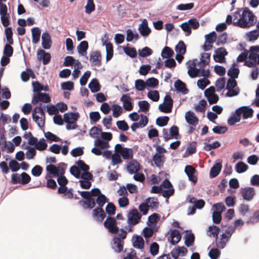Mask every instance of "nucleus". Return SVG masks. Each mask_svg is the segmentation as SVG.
<instances>
[{
    "mask_svg": "<svg viewBox=\"0 0 259 259\" xmlns=\"http://www.w3.org/2000/svg\"><path fill=\"white\" fill-rule=\"evenodd\" d=\"M63 117L64 122L67 123L66 127L68 130L77 128L76 122L79 117L78 112H67L64 114Z\"/></svg>",
    "mask_w": 259,
    "mask_h": 259,
    "instance_id": "7ed1b4c3",
    "label": "nucleus"
},
{
    "mask_svg": "<svg viewBox=\"0 0 259 259\" xmlns=\"http://www.w3.org/2000/svg\"><path fill=\"white\" fill-rule=\"evenodd\" d=\"M47 147V144L46 143L45 140L44 138L41 139L35 145V148L42 151L46 149Z\"/></svg>",
    "mask_w": 259,
    "mask_h": 259,
    "instance_id": "49530a36",
    "label": "nucleus"
},
{
    "mask_svg": "<svg viewBox=\"0 0 259 259\" xmlns=\"http://www.w3.org/2000/svg\"><path fill=\"white\" fill-rule=\"evenodd\" d=\"M23 137L24 139L28 140V143L30 145H35L37 143V139L33 137L30 132H26Z\"/></svg>",
    "mask_w": 259,
    "mask_h": 259,
    "instance_id": "c85d7f7f",
    "label": "nucleus"
},
{
    "mask_svg": "<svg viewBox=\"0 0 259 259\" xmlns=\"http://www.w3.org/2000/svg\"><path fill=\"white\" fill-rule=\"evenodd\" d=\"M127 169L130 174H135L140 170V164L136 160H133L127 164Z\"/></svg>",
    "mask_w": 259,
    "mask_h": 259,
    "instance_id": "aec40b11",
    "label": "nucleus"
},
{
    "mask_svg": "<svg viewBox=\"0 0 259 259\" xmlns=\"http://www.w3.org/2000/svg\"><path fill=\"white\" fill-rule=\"evenodd\" d=\"M42 47L45 49H49V32H45L41 36Z\"/></svg>",
    "mask_w": 259,
    "mask_h": 259,
    "instance_id": "4c0bfd02",
    "label": "nucleus"
},
{
    "mask_svg": "<svg viewBox=\"0 0 259 259\" xmlns=\"http://www.w3.org/2000/svg\"><path fill=\"white\" fill-rule=\"evenodd\" d=\"M206 39L205 42H208L209 44H213L217 39V34L214 31H213L208 34L205 35Z\"/></svg>",
    "mask_w": 259,
    "mask_h": 259,
    "instance_id": "a19ab883",
    "label": "nucleus"
},
{
    "mask_svg": "<svg viewBox=\"0 0 259 259\" xmlns=\"http://www.w3.org/2000/svg\"><path fill=\"white\" fill-rule=\"evenodd\" d=\"M5 34L8 42L10 44H13L14 42L13 39V31L11 27H7L5 29Z\"/></svg>",
    "mask_w": 259,
    "mask_h": 259,
    "instance_id": "79ce46f5",
    "label": "nucleus"
},
{
    "mask_svg": "<svg viewBox=\"0 0 259 259\" xmlns=\"http://www.w3.org/2000/svg\"><path fill=\"white\" fill-rule=\"evenodd\" d=\"M185 117L187 123L191 125L196 126L198 123V118L196 117L195 113L191 111L186 112Z\"/></svg>",
    "mask_w": 259,
    "mask_h": 259,
    "instance_id": "f8f14e48",
    "label": "nucleus"
},
{
    "mask_svg": "<svg viewBox=\"0 0 259 259\" xmlns=\"http://www.w3.org/2000/svg\"><path fill=\"white\" fill-rule=\"evenodd\" d=\"M123 51L126 55L131 58H135L137 55V51L134 48L125 47L123 48Z\"/></svg>",
    "mask_w": 259,
    "mask_h": 259,
    "instance_id": "f704fd0d",
    "label": "nucleus"
},
{
    "mask_svg": "<svg viewBox=\"0 0 259 259\" xmlns=\"http://www.w3.org/2000/svg\"><path fill=\"white\" fill-rule=\"evenodd\" d=\"M104 227L112 234H117L119 228L117 226V222L115 218L108 217L104 222Z\"/></svg>",
    "mask_w": 259,
    "mask_h": 259,
    "instance_id": "0eeeda50",
    "label": "nucleus"
},
{
    "mask_svg": "<svg viewBox=\"0 0 259 259\" xmlns=\"http://www.w3.org/2000/svg\"><path fill=\"white\" fill-rule=\"evenodd\" d=\"M222 167V164L221 162L215 163L210 170V177L211 178L216 177L221 172Z\"/></svg>",
    "mask_w": 259,
    "mask_h": 259,
    "instance_id": "4be33fe9",
    "label": "nucleus"
},
{
    "mask_svg": "<svg viewBox=\"0 0 259 259\" xmlns=\"http://www.w3.org/2000/svg\"><path fill=\"white\" fill-rule=\"evenodd\" d=\"M9 167L13 172H16L20 169L19 163L15 160H12L10 161Z\"/></svg>",
    "mask_w": 259,
    "mask_h": 259,
    "instance_id": "338daca9",
    "label": "nucleus"
},
{
    "mask_svg": "<svg viewBox=\"0 0 259 259\" xmlns=\"http://www.w3.org/2000/svg\"><path fill=\"white\" fill-rule=\"evenodd\" d=\"M169 120L168 116H161L156 119V124L159 126H164L166 125Z\"/></svg>",
    "mask_w": 259,
    "mask_h": 259,
    "instance_id": "ea45409f",
    "label": "nucleus"
},
{
    "mask_svg": "<svg viewBox=\"0 0 259 259\" xmlns=\"http://www.w3.org/2000/svg\"><path fill=\"white\" fill-rule=\"evenodd\" d=\"M123 103V107L126 111H131L133 109L132 98L128 94H124L120 99Z\"/></svg>",
    "mask_w": 259,
    "mask_h": 259,
    "instance_id": "9b49d317",
    "label": "nucleus"
},
{
    "mask_svg": "<svg viewBox=\"0 0 259 259\" xmlns=\"http://www.w3.org/2000/svg\"><path fill=\"white\" fill-rule=\"evenodd\" d=\"M177 53L185 54L186 52V46L183 40H180L175 47Z\"/></svg>",
    "mask_w": 259,
    "mask_h": 259,
    "instance_id": "c756f323",
    "label": "nucleus"
},
{
    "mask_svg": "<svg viewBox=\"0 0 259 259\" xmlns=\"http://www.w3.org/2000/svg\"><path fill=\"white\" fill-rule=\"evenodd\" d=\"M144 240L143 238L139 235H137L135 237V240L133 242V246L134 247L142 249L144 248Z\"/></svg>",
    "mask_w": 259,
    "mask_h": 259,
    "instance_id": "cd10ccee",
    "label": "nucleus"
},
{
    "mask_svg": "<svg viewBox=\"0 0 259 259\" xmlns=\"http://www.w3.org/2000/svg\"><path fill=\"white\" fill-rule=\"evenodd\" d=\"M146 85L149 87H155L158 85V80L154 77H151L146 80Z\"/></svg>",
    "mask_w": 259,
    "mask_h": 259,
    "instance_id": "e2e57ef3",
    "label": "nucleus"
},
{
    "mask_svg": "<svg viewBox=\"0 0 259 259\" xmlns=\"http://www.w3.org/2000/svg\"><path fill=\"white\" fill-rule=\"evenodd\" d=\"M115 152L116 153L120 154L124 160L132 159L133 158V149L124 148L120 144H117L115 145Z\"/></svg>",
    "mask_w": 259,
    "mask_h": 259,
    "instance_id": "20e7f679",
    "label": "nucleus"
},
{
    "mask_svg": "<svg viewBox=\"0 0 259 259\" xmlns=\"http://www.w3.org/2000/svg\"><path fill=\"white\" fill-rule=\"evenodd\" d=\"M146 201L149 203V207L151 208H157L158 206L159 202L156 198H148Z\"/></svg>",
    "mask_w": 259,
    "mask_h": 259,
    "instance_id": "13d9d810",
    "label": "nucleus"
},
{
    "mask_svg": "<svg viewBox=\"0 0 259 259\" xmlns=\"http://www.w3.org/2000/svg\"><path fill=\"white\" fill-rule=\"evenodd\" d=\"M107 201V198L106 196L104 194H101L98 197H97L96 199V203L99 205V207L102 208L104 204L106 203Z\"/></svg>",
    "mask_w": 259,
    "mask_h": 259,
    "instance_id": "5fc2aeb1",
    "label": "nucleus"
},
{
    "mask_svg": "<svg viewBox=\"0 0 259 259\" xmlns=\"http://www.w3.org/2000/svg\"><path fill=\"white\" fill-rule=\"evenodd\" d=\"M147 96L149 98L154 102H157L159 99V94L156 90L149 91L147 94Z\"/></svg>",
    "mask_w": 259,
    "mask_h": 259,
    "instance_id": "37998d69",
    "label": "nucleus"
},
{
    "mask_svg": "<svg viewBox=\"0 0 259 259\" xmlns=\"http://www.w3.org/2000/svg\"><path fill=\"white\" fill-rule=\"evenodd\" d=\"M138 105L140 110L144 112L149 110L150 105L147 101H141L138 102Z\"/></svg>",
    "mask_w": 259,
    "mask_h": 259,
    "instance_id": "864d4df0",
    "label": "nucleus"
},
{
    "mask_svg": "<svg viewBox=\"0 0 259 259\" xmlns=\"http://www.w3.org/2000/svg\"><path fill=\"white\" fill-rule=\"evenodd\" d=\"M122 111L121 106L118 105H114L113 106V116L115 118L118 117L121 114Z\"/></svg>",
    "mask_w": 259,
    "mask_h": 259,
    "instance_id": "052dcab7",
    "label": "nucleus"
},
{
    "mask_svg": "<svg viewBox=\"0 0 259 259\" xmlns=\"http://www.w3.org/2000/svg\"><path fill=\"white\" fill-rule=\"evenodd\" d=\"M240 193L244 200L250 201L253 198L255 192L253 188L245 187L241 189Z\"/></svg>",
    "mask_w": 259,
    "mask_h": 259,
    "instance_id": "1a4fd4ad",
    "label": "nucleus"
},
{
    "mask_svg": "<svg viewBox=\"0 0 259 259\" xmlns=\"http://www.w3.org/2000/svg\"><path fill=\"white\" fill-rule=\"evenodd\" d=\"M32 117L38 126H41L45 123V113L41 107H36L32 114Z\"/></svg>",
    "mask_w": 259,
    "mask_h": 259,
    "instance_id": "423d86ee",
    "label": "nucleus"
},
{
    "mask_svg": "<svg viewBox=\"0 0 259 259\" xmlns=\"http://www.w3.org/2000/svg\"><path fill=\"white\" fill-rule=\"evenodd\" d=\"M128 225H136L139 224L142 218V214L136 208L131 209L127 214Z\"/></svg>",
    "mask_w": 259,
    "mask_h": 259,
    "instance_id": "39448f33",
    "label": "nucleus"
},
{
    "mask_svg": "<svg viewBox=\"0 0 259 259\" xmlns=\"http://www.w3.org/2000/svg\"><path fill=\"white\" fill-rule=\"evenodd\" d=\"M32 42L34 44H37L40 39L41 31L38 27H34L31 29Z\"/></svg>",
    "mask_w": 259,
    "mask_h": 259,
    "instance_id": "a878e982",
    "label": "nucleus"
},
{
    "mask_svg": "<svg viewBox=\"0 0 259 259\" xmlns=\"http://www.w3.org/2000/svg\"><path fill=\"white\" fill-rule=\"evenodd\" d=\"M0 15L2 24L7 27L10 24V14L8 13V8L6 4L0 3Z\"/></svg>",
    "mask_w": 259,
    "mask_h": 259,
    "instance_id": "6e6552de",
    "label": "nucleus"
},
{
    "mask_svg": "<svg viewBox=\"0 0 259 259\" xmlns=\"http://www.w3.org/2000/svg\"><path fill=\"white\" fill-rule=\"evenodd\" d=\"M135 88L138 91L144 90L147 86L146 81L142 79H137L135 81Z\"/></svg>",
    "mask_w": 259,
    "mask_h": 259,
    "instance_id": "c9c22d12",
    "label": "nucleus"
},
{
    "mask_svg": "<svg viewBox=\"0 0 259 259\" xmlns=\"http://www.w3.org/2000/svg\"><path fill=\"white\" fill-rule=\"evenodd\" d=\"M88 48V42L86 40L82 41L77 47V52L80 56H85L87 54Z\"/></svg>",
    "mask_w": 259,
    "mask_h": 259,
    "instance_id": "412c9836",
    "label": "nucleus"
},
{
    "mask_svg": "<svg viewBox=\"0 0 259 259\" xmlns=\"http://www.w3.org/2000/svg\"><path fill=\"white\" fill-rule=\"evenodd\" d=\"M152 54V50L147 47H145L141 50L139 51V55L142 57H146L151 55Z\"/></svg>",
    "mask_w": 259,
    "mask_h": 259,
    "instance_id": "a18cd8bd",
    "label": "nucleus"
},
{
    "mask_svg": "<svg viewBox=\"0 0 259 259\" xmlns=\"http://www.w3.org/2000/svg\"><path fill=\"white\" fill-rule=\"evenodd\" d=\"M220 253L221 252L218 248H212L209 251L208 255L211 259H218Z\"/></svg>",
    "mask_w": 259,
    "mask_h": 259,
    "instance_id": "bf43d9fd",
    "label": "nucleus"
},
{
    "mask_svg": "<svg viewBox=\"0 0 259 259\" xmlns=\"http://www.w3.org/2000/svg\"><path fill=\"white\" fill-rule=\"evenodd\" d=\"M227 130L228 128L225 126H216L212 128L213 132L218 134H224Z\"/></svg>",
    "mask_w": 259,
    "mask_h": 259,
    "instance_id": "69168bd1",
    "label": "nucleus"
},
{
    "mask_svg": "<svg viewBox=\"0 0 259 259\" xmlns=\"http://www.w3.org/2000/svg\"><path fill=\"white\" fill-rule=\"evenodd\" d=\"M171 241L170 243L172 245L177 244L181 239V235L179 231L177 230H174L170 234Z\"/></svg>",
    "mask_w": 259,
    "mask_h": 259,
    "instance_id": "b1692460",
    "label": "nucleus"
},
{
    "mask_svg": "<svg viewBox=\"0 0 259 259\" xmlns=\"http://www.w3.org/2000/svg\"><path fill=\"white\" fill-rule=\"evenodd\" d=\"M105 210L109 215H112L115 213L116 207L112 203L109 202L106 205Z\"/></svg>",
    "mask_w": 259,
    "mask_h": 259,
    "instance_id": "4d7b16f0",
    "label": "nucleus"
},
{
    "mask_svg": "<svg viewBox=\"0 0 259 259\" xmlns=\"http://www.w3.org/2000/svg\"><path fill=\"white\" fill-rule=\"evenodd\" d=\"M173 50L168 47H165L161 52V56L164 58H168L173 56Z\"/></svg>",
    "mask_w": 259,
    "mask_h": 259,
    "instance_id": "72a5a7b5",
    "label": "nucleus"
},
{
    "mask_svg": "<svg viewBox=\"0 0 259 259\" xmlns=\"http://www.w3.org/2000/svg\"><path fill=\"white\" fill-rule=\"evenodd\" d=\"M11 44H6L4 49V55L7 57H11L13 54V48Z\"/></svg>",
    "mask_w": 259,
    "mask_h": 259,
    "instance_id": "8fccbe9b",
    "label": "nucleus"
},
{
    "mask_svg": "<svg viewBox=\"0 0 259 259\" xmlns=\"http://www.w3.org/2000/svg\"><path fill=\"white\" fill-rule=\"evenodd\" d=\"M162 157H163V156L160 154H155L154 155L153 160L157 167H160L163 164V161L162 160Z\"/></svg>",
    "mask_w": 259,
    "mask_h": 259,
    "instance_id": "c03bdc74",
    "label": "nucleus"
},
{
    "mask_svg": "<svg viewBox=\"0 0 259 259\" xmlns=\"http://www.w3.org/2000/svg\"><path fill=\"white\" fill-rule=\"evenodd\" d=\"M37 59L39 62H42L44 65L49 63V53H46L45 50L39 49L37 52Z\"/></svg>",
    "mask_w": 259,
    "mask_h": 259,
    "instance_id": "2eb2a0df",
    "label": "nucleus"
},
{
    "mask_svg": "<svg viewBox=\"0 0 259 259\" xmlns=\"http://www.w3.org/2000/svg\"><path fill=\"white\" fill-rule=\"evenodd\" d=\"M93 217L99 222H102L106 217V214L102 208L97 207L93 211Z\"/></svg>",
    "mask_w": 259,
    "mask_h": 259,
    "instance_id": "dca6fc26",
    "label": "nucleus"
},
{
    "mask_svg": "<svg viewBox=\"0 0 259 259\" xmlns=\"http://www.w3.org/2000/svg\"><path fill=\"white\" fill-rule=\"evenodd\" d=\"M248 168V165L242 161L238 162L235 166L236 170L238 173L245 172Z\"/></svg>",
    "mask_w": 259,
    "mask_h": 259,
    "instance_id": "473e14b6",
    "label": "nucleus"
},
{
    "mask_svg": "<svg viewBox=\"0 0 259 259\" xmlns=\"http://www.w3.org/2000/svg\"><path fill=\"white\" fill-rule=\"evenodd\" d=\"M239 73V70L237 68H230L228 72V75L230 77V78H237Z\"/></svg>",
    "mask_w": 259,
    "mask_h": 259,
    "instance_id": "3c124183",
    "label": "nucleus"
},
{
    "mask_svg": "<svg viewBox=\"0 0 259 259\" xmlns=\"http://www.w3.org/2000/svg\"><path fill=\"white\" fill-rule=\"evenodd\" d=\"M124 241L117 236L113 238L112 248L116 252H120L123 250Z\"/></svg>",
    "mask_w": 259,
    "mask_h": 259,
    "instance_id": "f3484780",
    "label": "nucleus"
},
{
    "mask_svg": "<svg viewBox=\"0 0 259 259\" xmlns=\"http://www.w3.org/2000/svg\"><path fill=\"white\" fill-rule=\"evenodd\" d=\"M139 31L143 36H148L151 32V29L148 27V22L144 19L139 27Z\"/></svg>",
    "mask_w": 259,
    "mask_h": 259,
    "instance_id": "6ab92c4d",
    "label": "nucleus"
},
{
    "mask_svg": "<svg viewBox=\"0 0 259 259\" xmlns=\"http://www.w3.org/2000/svg\"><path fill=\"white\" fill-rule=\"evenodd\" d=\"M207 105L206 101L204 100H201L198 104L195 107V110L198 112H204L205 111V107Z\"/></svg>",
    "mask_w": 259,
    "mask_h": 259,
    "instance_id": "e433bc0d",
    "label": "nucleus"
},
{
    "mask_svg": "<svg viewBox=\"0 0 259 259\" xmlns=\"http://www.w3.org/2000/svg\"><path fill=\"white\" fill-rule=\"evenodd\" d=\"M159 245L156 242H153L150 247V251L151 254L155 256L159 252Z\"/></svg>",
    "mask_w": 259,
    "mask_h": 259,
    "instance_id": "680f3d73",
    "label": "nucleus"
},
{
    "mask_svg": "<svg viewBox=\"0 0 259 259\" xmlns=\"http://www.w3.org/2000/svg\"><path fill=\"white\" fill-rule=\"evenodd\" d=\"M49 172L50 174L59 177L61 175H64L65 173V169L61 166H56L53 164H50Z\"/></svg>",
    "mask_w": 259,
    "mask_h": 259,
    "instance_id": "a211bd4d",
    "label": "nucleus"
},
{
    "mask_svg": "<svg viewBox=\"0 0 259 259\" xmlns=\"http://www.w3.org/2000/svg\"><path fill=\"white\" fill-rule=\"evenodd\" d=\"M85 12L87 14H90L95 10V5L94 0H88L87 4L85 7Z\"/></svg>",
    "mask_w": 259,
    "mask_h": 259,
    "instance_id": "58836bf2",
    "label": "nucleus"
},
{
    "mask_svg": "<svg viewBox=\"0 0 259 259\" xmlns=\"http://www.w3.org/2000/svg\"><path fill=\"white\" fill-rule=\"evenodd\" d=\"M255 16L248 8H245L239 20L235 22L237 26L241 28H248L255 23Z\"/></svg>",
    "mask_w": 259,
    "mask_h": 259,
    "instance_id": "f03ea898",
    "label": "nucleus"
},
{
    "mask_svg": "<svg viewBox=\"0 0 259 259\" xmlns=\"http://www.w3.org/2000/svg\"><path fill=\"white\" fill-rule=\"evenodd\" d=\"M90 61L93 65L100 67L101 65L102 56L99 51H94L90 54Z\"/></svg>",
    "mask_w": 259,
    "mask_h": 259,
    "instance_id": "4468645a",
    "label": "nucleus"
},
{
    "mask_svg": "<svg viewBox=\"0 0 259 259\" xmlns=\"http://www.w3.org/2000/svg\"><path fill=\"white\" fill-rule=\"evenodd\" d=\"M184 171L188 177L189 180L194 184H196L197 181V177L195 175L197 172L196 169L192 165H187L185 166Z\"/></svg>",
    "mask_w": 259,
    "mask_h": 259,
    "instance_id": "9d476101",
    "label": "nucleus"
},
{
    "mask_svg": "<svg viewBox=\"0 0 259 259\" xmlns=\"http://www.w3.org/2000/svg\"><path fill=\"white\" fill-rule=\"evenodd\" d=\"M195 240V236L193 234H187L186 236L185 244L187 247L191 246Z\"/></svg>",
    "mask_w": 259,
    "mask_h": 259,
    "instance_id": "603ef678",
    "label": "nucleus"
},
{
    "mask_svg": "<svg viewBox=\"0 0 259 259\" xmlns=\"http://www.w3.org/2000/svg\"><path fill=\"white\" fill-rule=\"evenodd\" d=\"M42 170L43 169L41 166L36 165L32 168L31 174L33 176L39 177L42 174Z\"/></svg>",
    "mask_w": 259,
    "mask_h": 259,
    "instance_id": "6e6d98bb",
    "label": "nucleus"
},
{
    "mask_svg": "<svg viewBox=\"0 0 259 259\" xmlns=\"http://www.w3.org/2000/svg\"><path fill=\"white\" fill-rule=\"evenodd\" d=\"M79 203L84 209H92L96 205V202L93 198L85 199L83 201H80Z\"/></svg>",
    "mask_w": 259,
    "mask_h": 259,
    "instance_id": "393cba45",
    "label": "nucleus"
},
{
    "mask_svg": "<svg viewBox=\"0 0 259 259\" xmlns=\"http://www.w3.org/2000/svg\"><path fill=\"white\" fill-rule=\"evenodd\" d=\"M237 113L241 116L242 114L244 119L251 117L253 116V110L247 106H243L237 109Z\"/></svg>",
    "mask_w": 259,
    "mask_h": 259,
    "instance_id": "ddd939ff",
    "label": "nucleus"
},
{
    "mask_svg": "<svg viewBox=\"0 0 259 259\" xmlns=\"http://www.w3.org/2000/svg\"><path fill=\"white\" fill-rule=\"evenodd\" d=\"M94 145L95 147L104 149L108 148L109 147L108 142L104 141L100 139H97L95 140Z\"/></svg>",
    "mask_w": 259,
    "mask_h": 259,
    "instance_id": "2f4dec72",
    "label": "nucleus"
},
{
    "mask_svg": "<svg viewBox=\"0 0 259 259\" xmlns=\"http://www.w3.org/2000/svg\"><path fill=\"white\" fill-rule=\"evenodd\" d=\"M33 88V97L31 103L36 105L39 103H49V94L41 92L42 84L38 81L32 82Z\"/></svg>",
    "mask_w": 259,
    "mask_h": 259,
    "instance_id": "f257e3e1",
    "label": "nucleus"
},
{
    "mask_svg": "<svg viewBox=\"0 0 259 259\" xmlns=\"http://www.w3.org/2000/svg\"><path fill=\"white\" fill-rule=\"evenodd\" d=\"M61 87L63 90L71 91L74 89V83L71 81L63 82L61 83Z\"/></svg>",
    "mask_w": 259,
    "mask_h": 259,
    "instance_id": "09e8293b",
    "label": "nucleus"
},
{
    "mask_svg": "<svg viewBox=\"0 0 259 259\" xmlns=\"http://www.w3.org/2000/svg\"><path fill=\"white\" fill-rule=\"evenodd\" d=\"M241 120V116L240 114H237V109L235 111V114L232 115L228 119V123L230 125H234L235 123L239 122Z\"/></svg>",
    "mask_w": 259,
    "mask_h": 259,
    "instance_id": "7c9ffc66",
    "label": "nucleus"
},
{
    "mask_svg": "<svg viewBox=\"0 0 259 259\" xmlns=\"http://www.w3.org/2000/svg\"><path fill=\"white\" fill-rule=\"evenodd\" d=\"M89 87L92 93H96L100 90V84L97 79L94 78L92 80L89 84Z\"/></svg>",
    "mask_w": 259,
    "mask_h": 259,
    "instance_id": "bb28decb",
    "label": "nucleus"
},
{
    "mask_svg": "<svg viewBox=\"0 0 259 259\" xmlns=\"http://www.w3.org/2000/svg\"><path fill=\"white\" fill-rule=\"evenodd\" d=\"M226 81L224 77H221L219 78L215 82V86L218 91H220L222 90L225 84Z\"/></svg>",
    "mask_w": 259,
    "mask_h": 259,
    "instance_id": "0e129e2a",
    "label": "nucleus"
},
{
    "mask_svg": "<svg viewBox=\"0 0 259 259\" xmlns=\"http://www.w3.org/2000/svg\"><path fill=\"white\" fill-rule=\"evenodd\" d=\"M208 232L210 233L208 235L211 236L212 235L213 237L218 238V235L220 232V229L216 226L213 225L208 228Z\"/></svg>",
    "mask_w": 259,
    "mask_h": 259,
    "instance_id": "de8ad7c7",
    "label": "nucleus"
},
{
    "mask_svg": "<svg viewBox=\"0 0 259 259\" xmlns=\"http://www.w3.org/2000/svg\"><path fill=\"white\" fill-rule=\"evenodd\" d=\"M151 68L150 65H142L139 69V73L142 75H146L151 70Z\"/></svg>",
    "mask_w": 259,
    "mask_h": 259,
    "instance_id": "774afa93",
    "label": "nucleus"
},
{
    "mask_svg": "<svg viewBox=\"0 0 259 259\" xmlns=\"http://www.w3.org/2000/svg\"><path fill=\"white\" fill-rule=\"evenodd\" d=\"M174 86L177 91L184 94H187L188 90L186 88V84L181 80H177L175 81Z\"/></svg>",
    "mask_w": 259,
    "mask_h": 259,
    "instance_id": "5701e85b",
    "label": "nucleus"
}]
</instances>
